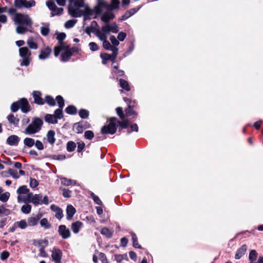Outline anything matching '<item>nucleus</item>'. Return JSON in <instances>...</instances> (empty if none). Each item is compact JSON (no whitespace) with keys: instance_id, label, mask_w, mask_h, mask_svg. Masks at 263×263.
Returning <instances> with one entry per match:
<instances>
[{"instance_id":"obj_1","label":"nucleus","mask_w":263,"mask_h":263,"mask_svg":"<svg viewBox=\"0 0 263 263\" xmlns=\"http://www.w3.org/2000/svg\"><path fill=\"white\" fill-rule=\"evenodd\" d=\"M13 21L18 26L16 28V32L18 34H25L27 31L31 32L29 28H32L33 22L27 14L18 13L14 15Z\"/></svg>"},{"instance_id":"obj_2","label":"nucleus","mask_w":263,"mask_h":263,"mask_svg":"<svg viewBox=\"0 0 263 263\" xmlns=\"http://www.w3.org/2000/svg\"><path fill=\"white\" fill-rule=\"evenodd\" d=\"M109 123L108 125L103 126L101 132L102 134L113 135L116 133L117 127L119 125L121 129H125L128 127L129 122L127 120H123L122 122L118 121L116 117H111L109 119Z\"/></svg>"},{"instance_id":"obj_3","label":"nucleus","mask_w":263,"mask_h":263,"mask_svg":"<svg viewBox=\"0 0 263 263\" xmlns=\"http://www.w3.org/2000/svg\"><path fill=\"white\" fill-rule=\"evenodd\" d=\"M83 0H76L73 4L68 6V13L73 17H79L83 14V10L80 8L84 7Z\"/></svg>"},{"instance_id":"obj_4","label":"nucleus","mask_w":263,"mask_h":263,"mask_svg":"<svg viewBox=\"0 0 263 263\" xmlns=\"http://www.w3.org/2000/svg\"><path fill=\"white\" fill-rule=\"evenodd\" d=\"M43 124V121L41 119L35 117L25 129L24 133L29 135L37 133L41 129Z\"/></svg>"},{"instance_id":"obj_5","label":"nucleus","mask_w":263,"mask_h":263,"mask_svg":"<svg viewBox=\"0 0 263 263\" xmlns=\"http://www.w3.org/2000/svg\"><path fill=\"white\" fill-rule=\"evenodd\" d=\"M19 54L22 60H21L20 65L21 66H28L30 62L31 52L26 47H21L19 49Z\"/></svg>"},{"instance_id":"obj_6","label":"nucleus","mask_w":263,"mask_h":263,"mask_svg":"<svg viewBox=\"0 0 263 263\" xmlns=\"http://www.w3.org/2000/svg\"><path fill=\"white\" fill-rule=\"evenodd\" d=\"M65 37L66 34L65 33H60L58 34L57 39L59 41V45L54 47V54L55 57H58L62 49H64V48H66V45L63 42V40L65 39Z\"/></svg>"},{"instance_id":"obj_7","label":"nucleus","mask_w":263,"mask_h":263,"mask_svg":"<svg viewBox=\"0 0 263 263\" xmlns=\"http://www.w3.org/2000/svg\"><path fill=\"white\" fill-rule=\"evenodd\" d=\"M55 99L58 104L59 108L57 109L54 111V114L53 115L55 116V117H56V119L58 120V119H61L63 117L62 108H63L65 104L64 100L61 96H58Z\"/></svg>"},{"instance_id":"obj_8","label":"nucleus","mask_w":263,"mask_h":263,"mask_svg":"<svg viewBox=\"0 0 263 263\" xmlns=\"http://www.w3.org/2000/svg\"><path fill=\"white\" fill-rule=\"evenodd\" d=\"M14 5L17 8H30L35 5V2L34 0H14Z\"/></svg>"},{"instance_id":"obj_9","label":"nucleus","mask_w":263,"mask_h":263,"mask_svg":"<svg viewBox=\"0 0 263 263\" xmlns=\"http://www.w3.org/2000/svg\"><path fill=\"white\" fill-rule=\"evenodd\" d=\"M47 6L52 12L51 16H54L55 15H60L63 13V9L62 8H58L54 2L52 1H48L46 3Z\"/></svg>"},{"instance_id":"obj_10","label":"nucleus","mask_w":263,"mask_h":263,"mask_svg":"<svg viewBox=\"0 0 263 263\" xmlns=\"http://www.w3.org/2000/svg\"><path fill=\"white\" fill-rule=\"evenodd\" d=\"M31 203H32L35 206L42 204L47 205L49 203L48 197L47 196H45L42 199V195L41 194H35L34 198L31 200Z\"/></svg>"},{"instance_id":"obj_11","label":"nucleus","mask_w":263,"mask_h":263,"mask_svg":"<svg viewBox=\"0 0 263 263\" xmlns=\"http://www.w3.org/2000/svg\"><path fill=\"white\" fill-rule=\"evenodd\" d=\"M102 31L106 33H117L119 31L118 26L116 23L106 24L102 27Z\"/></svg>"},{"instance_id":"obj_12","label":"nucleus","mask_w":263,"mask_h":263,"mask_svg":"<svg viewBox=\"0 0 263 263\" xmlns=\"http://www.w3.org/2000/svg\"><path fill=\"white\" fill-rule=\"evenodd\" d=\"M109 4H107L104 0H101L97 1V5L95 8V11L96 14H100L102 12L104 9L108 10Z\"/></svg>"},{"instance_id":"obj_13","label":"nucleus","mask_w":263,"mask_h":263,"mask_svg":"<svg viewBox=\"0 0 263 263\" xmlns=\"http://www.w3.org/2000/svg\"><path fill=\"white\" fill-rule=\"evenodd\" d=\"M62 256V252L57 248H53L52 251L51 257L52 260L55 263H62L61 258Z\"/></svg>"},{"instance_id":"obj_14","label":"nucleus","mask_w":263,"mask_h":263,"mask_svg":"<svg viewBox=\"0 0 263 263\" xmlns=\"http://www.w3.org/2000/svg\"><path fill=\"white\" fill-rule=\"evenodd\" d=\"M58 233L63 239H67L71 236L70 230L65 225H60L58 228Z\"/></svg>"},{"instance_id":"obj_15","label":"nucleus","mask_w":263,"mask_h":263,"mask_svg":"<svg viewBox=\"0 0 263 263\" xmlns=\"http://www.w3.org/2000/svg\"><path fill=\"white\" fill-rule=\"evenodd\" d=\"M19 104L20 108L23 112L27 113L30 111V106L26 99L22 98L20 99Z\"/></svg>"},{"instance_id":"obj_16","label":"nucleus","mask_w":263,"mask_h":263,"mask_svg":"<svg viewBox=\"0 0 263 263\" xmlns=\"http://www.w3.org/2000/svg\"><path fill=\"white\" fill-rule=\"evenodd\" d=\"M52 50L49 47L42 48L40 51V53L39 55L40 60H44L49 58Z\"/></svg>"},{"instance_id":"obj_17","label":"nucleus","mask_w":263,"mask_h":263,"mask_svg":"<svg viewBox=\"0 0 263 263\" xmlns=\"http://www.w3.org/2000/svg\"><path fill=\"white\" fill-rule=\"evenodd\" d=\"M141 7H139L137 8H132L128 11H127L124 15H123L121 18H119V20L120 21H123L127 20L129 17L133 15L134 14H135L137 12L139 11V10L140 9Z\"/></svg>"},{"instance_id":"obj_18","label":"nucleus","mask_w":263,"mask_h":263,"mask_svg":"<svg viewBox=\"0 0 263 263\" xmlns=\"http://www.w3.org/2000/svg\"><path fill=\"white\" fill-rule=\"evenodd\" d=\"M42 93L39 91H34L33 92V97L34 98V102L38 105H43L45 102L41 97Z\"/></svg>"},{"instance_id":"obj_19","label":"nucleus","mask_w":263,"mask_h":263,"mask_svg":"<svg viewBox=\"0 0 263 263\" xmlns=\"http://www.w3.org/2000/svg\"><path fill=\"white\" fill-rule=\"evenodd\" d=\"M61 51H63L60 57V60L63 62L69 61L70 58L72 55L71 52L68 49H61Z\"/></svg>"},{"instance_id":"obj_20","label":"nucleus","mask_w":263,"mask_h":263,"mask_svg":"<svg viewBox=\"0 0 263 263\" xmlns=\"http://www.w3.org/2000/svg\"><path fill=\"white\" fill-rule=\"evenodd\" d=\"M50 209L52 211L55 212V217L57 219H62V218L63 217V211L61 208H60L59 206H58L57 205L52 204L51 205Z\"/></svg>"},{"instance_id":"obj_21","label":"nucleus","mask_w":263,"mask_h":263,"mask_svg":"<svg viewBox=\"0 0 263 263\" xmlns=\"http://www.w3.org/2000/svg\"><path fill=\"white\" fill-rule=\"evenodd\" d=\"M20 140V138L17 136L14 135H11L7 138V143L11 146H16L18 145Z\"/></svg>"},{"instance_id":"obj_22","label":"nucleus","mask_w":263,"mask_h":263,"mask_svg":"<svg viewBox=\"0 0 263 263\" xmlns=\"http://www.w3.org/2000/svg\"><path fill=\"white\" fill-rule=\"evenodd\" d=\"M76 212V209L71 205H68L66 209V218L71 220Z\"/></svg>"},{"instance_id":"obj_23","label":"nucleus","mask_w":263,"mask_h":263,"mask_svg":"<svg viewBox=\"0 0 263 263\" xmlns=\"http://www.w3.org/2000/svg\"><path fill=\"white\" fill-rule=\"evenodd\" d=\"M247 250V246L246 245H242L240 248H239L235 256V258L238 259L240 258L246 253Z\"/></svg>"},{"instance_id":"obj_24","label":"nucleus","mask_w":263,"mask_h":263,"mask_svg":"<svg viewBox=\"0 0 263 263\" xmlns=\"http://www.w3.org/2000/svg\"><path fill=\"white\" fill-rule=\"evenodd\" d=\"M82 226L83 223L82 222L80 221H77L72 223L71 228L74 233L77 234L79 232L80 230L82 227Z\"/></svg>"},{"instance_id":"obj_25","label":"nucleus","mask_w":263,"mask_h":263,"mask_svg":"<svg viewBox=\"0 0 263 263\" xmlns=\"http://www.w3.org/2000/svg\"><path fill=\"white\" fill-rule=\"evenodd\" d=\"M93 11L89 8H86L85 10L83 11L84 21H86L91 19V17L93 14Z\"/></svg>"},{"instance_id":"obj_26","label":"nucleus","mask_w":263,"mask_h":263,"mask_svg":"<svg viewBox=\"0 0 263 263\" xmlns=\"http://www.w3.org/2000/svg\"><path fill=\"white\" fill-rule=\"evenodd\" d=\"M100 233L102 235L105 236L107 238H111L112 236L114 231L109 229L106 227L101 229Z\"/></svg>"},{"instance_id":"obj_27","label":"nucleus","mask_w":263,"mask_h":263,"mask_svg":"<svg viewBox=\"0 0 263 263\" xmlns=\"http://www.w3.org/2000/svg\"><path fill=\"white\" fill-rule=\"evenodd\" d=\"M7 118L9 123L13 124L15 126H17L19 123V119L15 117L13 114H9L7 116Z\"/></svg>"},{"instance_id":"obj_28","label":"nucleus","mask_w":263,"mask_h":263,"mask_svg":"<svg viewBox=\"0 0 263 263\" xmlns=\"http://www.w3.org/2000/svg\"><path fill=\"white\" fill-rule=\"evenodd\" d=\"M45 120L46 122L51 124H56L58 123V120L56 117L53 115L47 114L45 116Z\"/></svg>"},{"instance_id":"obj_29","label":"nucleus","mask_w":263,"mask_h":263,"mask_svg":"<svg viewBox=\"0 0 263 263\" xmlns=\"http://www.w3.org/2000/svg\"><path fill=\"white\" fill-rule=\"evenodd\" d=\"M54 136H55V132L53 130H50L47 133V137L48 141L51 145H53L55 141V139L54 138Z\"/></svg>"},{"instance_id":"obj_30","label":"nucleus","mask_w":263,"mask_h":263,"mask_svg":"<svg viewBox=\"0 0 263 263\" xmlns=\"http://www.w3.org/2000/svg\"><path fill=\"white\" fill-rule=\"evenodd\" d=\"M107 34L108 33L103 32L100 30H97L96 32V35L102 42L107 40Z\"/></svg>"},{"instance_id":"obj_31","label":"nucleus","mask_w":263,"mask_h":263,"mask_svg":"<svg viewBox=\"0 0 263 263\" xmlns=\"http://www.w3.org/2000/svg\"><path fill=\"white\" fill-rule=\"evenodd\" d=\"M41 216L37 215L36 217H31L28 219V224L29 226H35L40 219Z\"/></svg>"},{"instance_id":"obj_32","label":"nucleus","mask_w":263,"mask_h":263,"mask_svg":"<svg viewBox=\"0 0 263 263\" xmlns=\"http://www.w3.org/2000/svg\"><path fill=\"white\" fill-rule=\"evenodd\" d=\"M61 183L64 185L69 186L75 185L77 183V181L74 180L67 179L66 178H63L61 179Z\"/></svg>"},{"instance_id":"obj_33","label":"nucleus","mask_w":263,"mask_h":263,"mask_svg":"<svg viewBox=\"0 0 263 263\" xmlns=\"http://www.w3.org/2000/svg\"><path fill=\"white\" fill-rule=\"evenodd\" d=\"M114 15L111 13H105L101 17V20L107 23L110 20H112L114 18Z\"/></svg>"},{"instance_id":"obj_34","label":"nucleus","mask_w":263,"mask_h":263,"mask_svg":"<svg viewBox=\"0 0 263 263\" xmlns=\"http://www.w3.org/2000/svg\"><path fill=\"white\" fill-rule=\"evenodd\" d=\"M65 111L69 115H75L77 114V109L73 105H69L66 108Z\"/></svg>"},{"instance_id":"obj_35","label":"nucleus","mask_w":263,"mask_h":263,"mask_svg":"<svg viewBox=\"0 0 263 263\" xmlns=\"http://www.w3.org/2000/svg\"><path fill=\"white\" fill-rule=\"evenodd\" d=\"M119 0H112L110 4H109L108 10L118 9L120 5Z\"/></svg>"},{"instance_id":"obj_36","label":"nucleus","mask_w":263,"mask_h":263,"mask_svg":"<svg viewBox=\"0 0 263 263\" xmlns=\"http://www.w3.org/2000/svg\"><path fill=\"white\" fill-rule=\"evenodd\" d=\"M29 192V190L26 185H22L20 186L17 190V193L18 195L26 194Z\"/></svg>"},{"instance_id":"obj_37","label":"nucleus","mask_w":263,"mask_h":263,"mask_svg":"<svg viewBox=\"0 0 263 263\" xmlns=\"http://www.w3.org/2000/svg\"><path fill=\"white\" fill-rule=\"evenodd\" d=\"M40 224L42 227L45 229H49L51 227V224L48 222L47 219L45 218H44L41 220Z\"/></svg>"},{"instance_id":"obj_38","label":"nucleus","mask_w":263,"mask_h":263,"mask_svg":"<svg viewBox=\"0 0 263 263\" xmlns=\"http://www.w3.org/2000/svg\"><path fill=\"white\" fill-rule=\"evenodd\" d=\"M119 82L121 87H122L123 89H125L126 91L130 90V87L129 86V84L127 81L122 79H120L119 80Z\"/></svg>"},{"instance_id":"obj_39","label":"nucleus","mask_w":263,"mask_h":263,"mask_svg":"<svg viewBox=\"0 0 263 263\" xmlns=\"http://www.w3.org/2000/svg\"><path fill=\"white\" fill-rule=\"evenodd\" d=\"M44 102L51 106H53L55 105V101L54 99L50 96H46L45 97Z\"/></svg>"},{"instance_id":"obj_40","label":"nucleus","mask_w":263,"mask_h":263,"mask_svg":"<svg viewBox=\"0 0 263 263\" xmlns=\"http://www.w3.org/2000/svg\"><path fill=\"white\" fill-rule=\"evenodd\" d=\"M28 47L33 49H36L38 48L37 44L33 41V38L29 39L27 41Z\"/></svg>"},{"instance_id":"obj_41","label":"nucleus","mask_w":263,"mask_h":263,"mask_svg":"<svg viewBox=\"0 0 263 263\" xmlns=\"http://www.w3.org/2000/svg\"><path fill=\"white\" fill-rule=\"evenodd\" d=\"M24 143L26 146L31 147L34 145L35 141L32 138H26L24 140Z\"/></svg>"},{"instance_id":"obj_42","label":"nucleus","mask_w":263,"mask_h":263,"mask_svg":"<svg viewBox=\"0 0 263 263\" xmlns=\"http://www.w3.org/2000/svg\"><path fill=\"white\" fill-rule=\"evenodd\" d=\"M134 105H130L128 106V107L125 110V112L127 116H132V115H135L136 116L137 115V114L136 112L134 110Z\"/></svg>"},{"instance_id":"obj_43","label":"nucleus","mask_w":263,"mask_h":263,"mask_svg":"<svg viewBox=\"0 0 263 263\" xmlns=\"http://www.w3.org/2000/svg\"><path fill=\"white\" fill-rule=\"evenodd\" d=\"M10 210L6 209L3 205L0 206V217L8 216L10 214Z\"/></svg>"},{"instance_id":"obj_44","label":"nucleus","mask_w":263,"mask_h":263,"mask_svg":"<svg viewBox=\"0 0 263 263\" xmlns=\"http://www.w3.org/2000/svg\"><path fill=\"white\" fill-rule=\"evenodd\" d=\"M131 235H132V240H133V246L135 248H139V249L141 248V245H140L138 242V239H137L136 235L134 233L132 232Z\"/></svg>"},{"instance_id":"obj_45","label":"nucleus","mask_w":263,"mask_h":263,"mask_svg":"<svg viewBox=\"0 0 263 263\" xmlns=\"http://www.w3.org/2000/svg\"><path fill=\"white\" fill-rule=\"evenodd\" d=\"M31 210V205L26 203L23 205L21 208L22 213L27 214L30 213Z\"/></svg>"},{"instance_id":"obj_46","label":"nucleus","mask_w":263,"mask_h":263,"mask_svg":"<svg viewBox=\"0 0 263 263\" xmlns=\"http://www.w3.org/2000/svg\"><path fill=\"white\" fill-rule=\"evenodd\" d=\"M76 147V144L73 141H69L67 143V151L69 152H72L74 151Z\"/></svg>"},{"instance_id":"obj_47","label":"nucleus","mask_w":263,"mask_h":263,"mask_svg":"<svg viewBox=\"0 0 263 263\" xmlns=\"http://www.w3.org/2000/svg\"><path fill=\"white\" fill-rule=\"evenodd\" d=\"M90 196L96 204L100 205L102 204V202L99 197L96 195L93 192H90Z\"/></svg>"},{"instance_id":"obj_48","label":"nucleus","mask_w":263,"mask_h":263,"mask_svg":"<svg viewBox=\"0 0 263 263\" xmlns=\"http://www.w3.org/2000/svg\"><path fill=\"white\" fill-rule=\"evenodd\" d=\"M103 47L106 50H109L111 51H114L113 48H117L112 46L108 41L103 42Z\"/></svg>"},{"instance_id":"obj_49","label":"nucleus","mask_w":263,"mask_h":263,"mask_svg":"<svg viewBox=\"0 0 263 263\" xmlns=\"http://www.w3.org/2000/svg\"><path fill=\"white\" fill-rule=\"evenodd\" d=\"M100 57L102 59V63L103 64H106L107 63V61L109 60V59L111 58L110 54L107 53H101L100 54Z\"/></svg>"},{"instance_id":"obj_50","label":"nucleus","mask_w":263,"mask_h":263,"mask_svg":"<svg viewBox=\"0 0 263 263\" xmlns=\"http://www.w3.org/2000/svg\"><path fill=\"white\" fill-rule=\"evenodd\" d=\"M77 21L76 20H71L67 21L65 23V27L66 28H70L73 27L76 24Z\"/></svg>"},{"instance_id":"obj_51","label":"nucleus","mask_w":263,"mask_h":263,"mask_svg":"<svg viewBox=\"0 0 263 263\" xmlns=\"http://www.w3.org/2000/svg\"><path fill=\"white\" fill-rule=\"evenodd\" d=\"M257 256V253L255 250H252L250 251L249 254V258L250 261H255Z\"/></svg>"},{"instance_id":"obj_52","label":"nucleus","mask_w":263,"mask_h":263,"mask_svg":"<svg viewBox=\"0 0 263 263\" xmlns=\"http://www.w3.org/2000/svg\"><path fill=\"white\" fill-rule=\"evenodd\" d=\"M79 114L81 118L86 119L89 116V111L85 109H81Z\"/></svg>"},{"instance_id":"obj_53","label":"nucleus","mask_w":263,"mask_h":263,"mask_svg":"<svg viewBox=\"0 0 263 263\" xmlns=\"http://www.w3.org/2000/svg\"><path fill=\"white\" fill-rule=\"evenodd\" d=\"M20 100L15 102H13L11 105V110L12 112H16L20 108Z\"/></svg>"},{"instance_id":"obj_54","label":"nucleus","mask_w":263,"mask_h":263,"mask_svg":"<svg viewBox=\"0 0 263 263\" xmlns=\"http://www.w3.org/2000/svg\"><path fill=\"white\" fill-rule=\"evenodd\" d=\"M17 226L22 229H24L27 228L28 224L25 220H21L20 221L16 222Z\"/></svg>"},{"instance_id":"obj_55","label":"nucleus","mask_w":263,"mask_h":263,"mask_svg":"<svg viewBox=\"0 0 263 263\" xmlns=\"http://www.w3.org/2000/svg\"><path fill=\"white\" fill-rule=\"evenodd\" d=\"M50 31L49 25L43 26L41 28V33L44 36H47Z\"/></svg>"},{"instance_id":"obj_56","label":"nucleus","mask_w":263,"mask_h":263,"mask_svg":"<svg viewBox=\"0 0 263 263\" xmlns=\"http://www.w3.org/2000/svg\"><path fill=\"white\" fill-rule=\"evenodd\" d=\"M10 193L9 192H5L0 195V200L3 202L8 201L9 198Z\"/></svg>"},{"instance_id":"obj_57","label":"nucleus","mask_w":263,"mask_h":263,"mask_svg":"<svg viewBox=\"0 0 263 263\" xmlns=\"http://www.w3.org/2000/svg\"><path fill=\"white\" fill-rule=\"evenodd\" d=\"M49 158L53 160H63L66 158L64 155H53L49 156Z\"/></svg>"},{"instance_id":"obj_58","label":"nucleus","mask_w":263,"mask_h":263,"mask_svg":"<svg viewBox=\"0 0 263 263\" xmlns=\"http://www.w3.org/2000/svg\"><path fill=\"white\" fill-rule=\"evenodd\" d=\"M114 51H112V54H110L111 58L109 59V60H111L112 62H115L118 53V48H113Z\"/></svg>"},{"instance_id":"obj_59","label":"nucleus","mask_w":263,"mask_h":263,"mask_svg":"<svg viewBox=\"0 0 263 263\" xmlns=\"http://www.w3.org/2000/svg\"><path fill=\"white\" fill-rule=\"evenodd\" d=\"M34 195L32 193H27V195L25 197V199L24 200V202L25 203H31V200L34 198Z\"/></svg>"},{"instance_id":"obj_60","label":"nucleus","mask_w":263,"mask_h":263,"mask_svg":"<svg viewBox=\"0 0 263 263\" xmlns=\"http://www.w3.org/2000/svg\"><path fill=\"white\" fill-rule=\"evenodd\" d=\"M8 172L9 174L15 179H18L20 177V176L18 175L17 171L15 170L9 168Z\"/></svg>"},{"instance_id":"obj_61","label":"nucleus","mask_w":263,"mask_h":263,"mask_svg":"<svg viewBox=\"0 0 263 263\" xmlns=\"http://www.w3.org/2000/svg\"><path fill=\"white\" fill-rule=\"evenodd\" d=\"M94 137V134L91 130H87L84 133V137L88 140L92 139Z\"/></svg>"},{"instance_id":"obj_62","label":"nucleus","mask_w":263,"mask_h":263,"mask_svg":"<svg viewBox=\"0 0 263 263\" xmlns=\"http://www.w3.org/2000/svg\"><path fill=\"white\" fill-rule=\"evenodd\" d=\"M89 49L92 51H96L99 50V46L95 42H90L89 45Z\"/></svg>"},{"instance_id":"obj_63","label":"nucleus","mask_w":263,"mask_h":263,"mask_svg":"<svg viewBox=\"0 0 263 263\" xmlns=\"http://www.w3.org/2000/svg\"><path fill=\"white\" fill-rule=\"evenodd\" d=\"M116 112L118 115L119 116L121 119H124L125 117V115L123 112L122 108L121 107H118L116 108Z\"/></svg>"},{"instance_id":"obj_64","label":"nucleus","mask_w":263,"mask_h":263,"mask_svg":"<svg viewBox=\"0 0 263 263\" xmlns=\"http://www.w3.org/2000/svg\"><path fill=\"white\" fill-rule=\"evenodd\" d=\"M38 245L41 248L42 247L44 248L48 245V240L47 239L44 240H39L37 241Z\"/></svg>"}]
</instances>
